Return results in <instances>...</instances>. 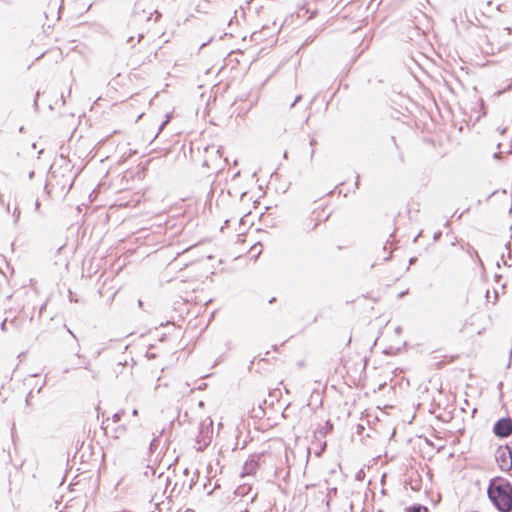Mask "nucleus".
<instances>
[{
  "mask_svg": "<svg viewBox=\"0 0 512 512\" xmlns=\"http://www.w3.org/2000/svg\"><path fill=\"white\" fill-rule=\"evenodd\" d=\"M301 98H302V96H301V95H298V96L295 98L294 102L291 104V107L295 106V104H296V103H298V102L301 100Z\"/></svg>",
  "mask_w": 512,
  "mask_h": 512,
  "instance_id": "nucleus-10",
  "label": "nucleus"
},
{
  "mask_svg": "<svg viewBox=\"0 0 512 512\" xmlns=\"http://www.w3.org/2000/svg\"><path fill=\"white\" fill-rule=\"evenodd\" d=\"M505 30L507 31L508 34H511V28L507 27L505 28Z\"/></svg>",
  "mask_w": 512,
  "mask_h": 512,
  "instance_id": "nucleus-15",
  "label": "nucleus"
},
{
  "mask_svg": "<svg viewBox=\"0 0 512 512\" xmlns=\"http://www.w3.org/2000/svg\"><path fill=\"white\" fill-rule=\"evenodd\" d=\"M132 415H133V416H137V415H138V410H137V409H133V411H132Z\"/></svg>",
  "mask_w": 512,
  "mask_h": 512,
  "instance_id": "nucleus-14",
  "label": "nucleus"
},
{
  "mask_svg": "<svg viewBox=\"0 0 512 512\" xmlns=\"http://www.w3.org/2000/svg\"><path fill=\"white\" fill-rule=\"evenodd\" d=\"M169 122V117H167V119L161 124L159 130H163V128L166 126V124Z\"/></svg>",
  "mask_w": 512,
  "mask_h": 512,
  "instance_id": "nucleus-11",
  "label": "nucleus"
},
{
  "mask_svg": "<svg viewBox=\"0 0 512 512\" xmlns=\"http://www.w3.org/2000/svg\"><path fill=\"white\" fill-rule=\"evenodd\" d=\"M123 414H124V410H121V411H119V412L115 413V414L113 415V417H112L113 421H114L115 423L119 422V421L121 420V418H122Z\"/></svg>",
  "mask_w": 512,
  "mask_h": 512,
  "instance_id": "nucleus-7",
  "label": "nucleus"
},
{
  "mask_svg": "<svg viewBox=\"0 0 512 512\" xmlns=\"http://www.w3.org/2000/svg\"><path fill=\"white\" fill-rule=\"evenodd\" d=\"M406 512H428L425 506L414 505L406 509Z\"/></svg>",
  "mask_w": 512,
  "mask_h": 512,
  "instance_id": "nucleus-6",
  "label": "nucleus"
},
{
  "mask_svg": "<svg viewBox=\"0 0 512 512\" xmlns=\"http://www.w3.org/2000/svg\"><path fill=\"white\" fill-rule=\"evenodd\" d=\"M275 301H276V298L273 297L272 299L269 300V303H273Z\"/></svg>",
  "mask_w": 512,
  "mask_h": 512,
  "instance_id": "nucleus-17",
  "label": "nucleus"
},
{
  "mask_svg": "<svg viewBox=\"0 0 512 512\" xmlns=\"http://www.w3.org/2000/svg\"><path fill=\"white\" fill-rule=\"evenodd\" d=\"M155 468L150 465H145L143 467L142 476L145 479H149L150 477H153L155 475Z\"/></svg>",
  "mask_w": 512,
  "mask_h": 512,
  "instance_id": "nucleus-5",
  "label": "nucleus"
},
{
  "mask_svg": "<svg viewBox=\"0 0 512 512\" xmlns=\"http://www.w3.org/2000/svg\"><path fill=\"white\" fill-rule=\"evenodd\" d=\"M34 205H35V210L39 211L41 203H40V201L38 199L35 200Z\"/></svg>",
  "mask_w": 512,
  "mask_h": 512,
  "instance_id": "nucleus-9",
  "label": "nucleus"
},
{
  "mask_svg": "<svg viewBox=\"0 0 512 512\" xmlns=\"http://www.w3.org/2000/svg\"><path fill=\"white\" fill-rule=\"evenodd\" d=\"M316 144H317L316 140H315V139H311V141H310V145H311V146H314V145H316Z\"/></svg>",
  "mask_w": 512,
  "mask_h": 512,
  "instance_id": "nucleus-13",
  "label": "nucleus"
},
{
  "mask_svg": "<svg viewBox=\"0 0 512 512\" xmlns=\"http://www.w3.org/2000/svg\"><path fill=\"white\" fill-rule=\"evenodd\" d=\"M314 149L311 150V154H310V158L312 159L313 158V155H314Z\"/></svg>",
  "mask_w": 512,
  "mask_h": 512,
  "instance_id": "nucleus-16",
  "label": "nucleus"
},
{
  "mask_svg": "<svg viewBox=\"0 0 512 512\" xmlns=\"http://www.w3.org/2000/svg\"><path fill=\"white\" fill-rule=\"evenodd\" d=\"M2 331H7V319H5L1 324Z\"/></svg>",
  "mask_w": 512,
  "mask_h": 512,
  "instance_id": "nucleus-8",
  "label": "nucleus"
},
{
  "mask_svg": "<svg viewBox=\"0 0 512 512\" xmlns=\"http://www.w3.org/2000/svg\"><path fill=\"white\" fill-rule=\"evenodd\" d=\"M493 433L499 438H506L512 434V419L509 417L499 419L493 427Z\"/></svg>",
  "mask_w": 512,
  "mask_h": 512,
  "instance_id": "nucleus-2",
  "label": "nucleus"
},
{
  "mask_svg": "<svg viewBox=\"0 0 512 512\" xmlns=\"http://www.w3.org/2000/svg\"><path fill=\"white\" fill-rule=\"evenodd\" d=\"M258 468V463L255 459H249L245 462L243 466V471L241 473V476L245 475H253L255 474L256 470Z\"/></svg>",
  "mask_w": 512,
  "mask_h": 512,
  "instance_id": "nucleus-4",
  "label": "nucleus"
},
{
  "mask_svg": "<svg viewBox=\"0 0 512 512\" xmlns=\"http://www.w3.org/2000/svg\"><path fill=\"white\" fill-rule=\"evenodd\" d=\"M210 440H211V436H209V435L205 436L204 445H207Z\"/></svg>",
  "mask_w": 512,
  "mask_h": 512,
  "instance_id": "nucleus-12",
  "label": "nucleus"
},
{
  "mask_svg": "<svg viewBox=\"0 0 512 512\" xmlns=\"http://www.w3.org/2000/svg\"><path fill=\"white\" fill-rule=\"evenodd\" d=\"M496 459L502 469H510L512 467V451L508 446L497 450Z\"/></svg>",
  "mask_w": 512,
  "mask_h": 512,
  "instance_id": "nucleus-3",
  "label": "nucleus"
},
{
  "mask_svg": "<svg viewBox=\"0 0 512 512\" xmlns=\"http://www.w3.org/2000/svg\"><path fill=\"white\" fill-rule=\"evenodd\" d=\"M488 497L500 512L512 511V485L505 479L492 480L487 489Z\"/></svg>",
  "mask_w": 512,
  "mask_h": 512,
  "instance_id": "nucleus-1",
  "label": "nucleus"
}]
</instances>
